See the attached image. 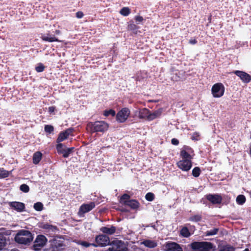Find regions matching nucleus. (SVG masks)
<instances>
[{"label": "nucleus", "instance_id": "1", "mask_svg": "<svg viewBox=\"0 0 251 251\" xmlns=\"http://www.w3.org/2000/svg\"><path fill=\"white\" fill-rule=\"evenodd\" d=\"M14 239L16 242L18 244L28 245L32 242L33 237L29 231L22 229L17 232Z\"/></svg>", "mask_w": 251, "mask_h": 251}, {"label": "nucleus", "instance_id": "2", "mask_svg": "<svg viewBox=\"0 0 251 251\" xmlns=\"http://www.w3.org/2000/svg\"><path fill=\"white\" fill-rule=\"evenodd\" d=\"M108 124L104 121L90 122L87 125V130L91 133L104 132L108 129Z\"/></svg>", "mask_w": 251, "mask_h": 251}, {"label": "nucleus", "instance_id": "3", "mask_svg": "<svg viewBox=\"0 0 251 251\" xmlns=\"http://www.w3.org/2000/svg\"><path fill=\"white\" fill-rule=\"evenodd\" d=\"M190 247L194 251H210L213 244L208 242H194L190 244Z\"/></svg>", "mask_w": 251, "mask_h": 251}, {"label": "nucleus", "instance_id": "4", "mask_svg": "<svg viewBox=\"0 0 251 251\" xmlns=\"http://www.w3.org/2000/svg\"><path fill=\"white\" fill-rule=\"evenodd\" d=\"M110 243L109 238L103 234L97 235L95 237V243H93L94 247H105L108 245Z\"/></svg>", "mask_w": 251, "mask_h": 251}, {"label": "nucleus", "instance_id": "5", "mask_svg": "<svg viewBox=\"0 0 251 251\" xmlns=\"http://www.w3.org/2000/svg\"><path fill=\"white\" fill-rule=\"evenodd\" d=\"M211 92L214 98H220L224 94V86L221 83H216L212 86Z\"/></svg>", "mask_w": 251, "mask_h": 251}, {"label": "nucleus", "instance_id": "6", "mask_svg": "<svg viewBox=\"0 0 251 251\" xmlns=\"http://www.w3.org/2000/svg\"><path fill=\"white\" fill-rule=\"evenodd\" d=\"M130 114V111L128 108H123L116 115L117 121L120 123L125 122L127 119Z\"/></svg>", "mask_w": 251, "mask_h": 251}, {"label": "nucleus", "instance_id": "7", "mask_svg": "<svg viewBox=\"0 0 251 251\" xmlns=\"http://www.w3.org/2000/svg\"><path fill=\"white\" fill-rule=\"evenodd\" d=\"M95 203L94 202H90L88 203H84L82 204L79 209L78 215L80 217H83L84 214L91 211L95 207Z\"/></svg>", "mask_w": 251, "mask_h": 251}, {"label": "nucleus", "instance_id": "8", "mask_svg": "<svg viewBox=\"0 0 251 251\" xmlns=\"http://www.w3.org/2000/svg\"><path fill=\"white\" fill-rule=\"evenodd\" d=\"M47 242V239L44 235H38L34 242V250L35 251L40 250L46 245Z\"/></svg>", "mask_w": 251, "mask_h": 251}, {"label": "nucleus", "instance_id": "9", "mask_svg": "<svg viewBox=\"0 0 251 251\" xmlns=\"http://www.w3.org/2000/svg\"><path fill=\"white\" fill-rule=\"evenodd\" d=\"M180 154L182 160H189V161H191L194 155L192 149L189 147H184L181 151Z\"/></svg>", "mask_w": 251, "mask_h": 251}, {"label": "nucleus", "instance_id": "10", "mask_svg": "<svg viewBox=\"0 0 251 251\" xmlns=\"http://www.w3.org/2000/svg\"><path fill=\"white\" fill-rule=\"evenodd\" d=\"M164 248L165 251H183L179 244L173 242H166L164 245Z\"/></svg>", "mask_w": 251, "mask_h": 251}, {"label": "nucleus", "instance_id": "11", "mask_svg": "<svg viewBox=\"0 0 251 251\" xmlns=\"http://www.w3.org/2000/svg\"><path fill=\"white\" fill-rule=\"evenodd\" d=\"M134 114L135 116H138L139 119L149 121L150 110L146 108L140 109L139 110L135 111Z\"/></svg>", "mask_w": 251, "mask_h": 251}, {"label": "nucleus", "instance_id": "12", "mask_svg": "<svg viewBox=\"0 0 251 251\" xmlns=\"http://www.w3.org/2000/svg\"><path fill=\"white\" fill-rule=\"evenodd\" d=\"M189 160L184 159L179 161L177 163L178 168L183 171H189L192 166V161Z\"/></svg>", "mask_w": 251, "mask_h": 251}, {"label": "nucleus", "instance_id": "13", "mask_svg": "<svg viewBox=\"0 0 251 251\" xmlns=\"http://www.w3.org/2000/svg\"><path fill=\"white\" fill-rule=\"evenodd\" d=\"M74 129L73 128H69L64 131L60 132L57 139V142L60 143L67 139L70 135L73 132Z\"/></svg>", "mask_w": 251, "mask_h": 251}, {"label": "nucleus", "instance_id": "14", "mask_svg": "<svg viewBox=\"0 0 251 251\" xmlns=\"http://www.w3.org/2000/svg\"><path fill=\"white\" fill-rule=\"evenodd\" d=\"M234 74L239 76L244 83H249L251 80L250 75L245 72L236 71L234 72Z\"/></svg>", "mask_w": 251, "mask_h": 251}, {"label": "nucleus", "instance_id": "15", "mask_svg": "<svg viewBox=\"0 0 251 251\" xmlns=\"http://www.w3.org/2000/svg\"><path fill=\"white\" fill-rule=\"evenodd\" d=\"M207 199L213 204H220L222 202V197L218 194H209L206 196Z\"/></svg>", "mask_w": 251, "mask_h": 251}, {"label": "nucleus", "instance_id": "16", "mask_svg": "<svg viewBox=\"0 0 251 251\" xmlns=\"http://www.w3.org/2000/svg\"><path fill=\"white\" fill-rule=\"evenodd\" d=\"M41 38L42 40H43L44 41L49 42H60V41H59L54 35H51L49 33L42 34L41 36Z\"/></svg>", "mask_w": 251, "mask_h": 251}, {"label": "nucleus", "instance_id": "17", "mask_svg": "<svg viewBox=\"0 0 251 251\" xmlns=\"http://www.w3.org/2000/svg\"><path fill=\"white\" fill-rule=\"evenodd\" d=\"M140 244L151 249L154 248L157 246V243L156 241L150 239H145L140 243Z\"/></svg>", "mask_w": 251, "mask_h": 251}, {"label": "nucleus", "instance_id": "18", "mask_svg": "<svg viewBox=\"0 0 251 251\" xmlns=\"http://www.w3.org/2000/svg\"><path fill=\"white\" fill-rule=\"evenodd\" d=\"M111 251H126L127 249L123 245L121 241H118L114 244L111 248L109 249Z\"/></svg>", "mask_w": 251, "mask_h": 251}, {"label": "nucleus", "instance_id": "19", "mask_svg": "<svg viewBox=\"0 0 251 251\" xmlns=\"http://www.w3.org/2000/svg\"><path fill=\"white\" fill-rule=\"evenodd\" d=\"M10 206L19 212H22L25 209V205L20 202L13 201L10 203Z\"/></svg>", "mask_w": 251, "mask_h": 251}, {"label": "nucleus", "instance_id": "20", "mask_svg": "<svg viewBox=\"0 0 251 251\" xmlns=\"http://www.w3.org/2000/svg\"><path fill=\"white\" fill-rule=\"evenodd\" d=\"M162 111H163V110H162V108H159V109L153 111V112H151L150 111L149 121H151L157 118H159L161 116V115L162 113Z\"/></svg>", "mask_w": 251, "mask_h": 251}, {"label": "nucleus", "instance_id": "21", "mask_svg": "<svg viewBox=\"0 0 251 251\" xmlns=\"http://www.w3.org/2000/svg\"><path fill=\"white\" fill-rule=\"evenodd\" d=\"M100 230L103 233L112 235L115 232L116 227L111 226L110 227L103 226L100 228Z\"/></svg>", "mask_w": 251, "mask_h": 251}, {"label": "nucleus", "instance_id": "22", "mask_svg": "<svg viewBox=\"0 0 251 251\" xmlns=\"http://www.w3.org/2000/svg\"><path fill=\"white\" fill-rule=\"evenodd\" d=\"M125 205H127L132 209H135L139 207V203L136 200H131L128 201H126L125 202Z\"/></svg>", "mask_w": 251, "mask_h": 251}, {"label": "nucleus", "instance_id": "23", "mask_svg": "<svg viewBox=\"0 0 251 251\" xmlns=\"http://www.w3.org/2000/svg\"><path fill=\"white\" fill-rule=\"evenodd\" d=\"M42 154L40 151L35 152L33 155V163L37 164L41 160Z\"/></svg>", "mask_w": 251, "mask_h": 251}, {"label": "nucleus", "instance_id": "24", "mask_svg": "<svg viewBox=\"0 0 251 251\" xmlns=\"http://www.w3.org/2000/svg\"><path fill=\"white\" fill-rule=\"evenodd\" d=\"M74 149V148H66L64 151H62L61 154H62L64 157L67 158L73 152Z\"/></svg>", "mask_w": 251, "mask_h": 251}, {"label": "nucleus", "instance_id": "25", "mask_svg": "<svg viewBox=\"0 0 251 251\" xmlns=\"http://www.w3.org/2000/svg\"><path fill=\"white\" fill-rule=\"evenodd\" d=\"M9 175V172L0 168V179L7 177Z\"/></svg>", "mask_w": 251, "mask_h": 251}, {"label": "nucleus", "instance_id": "26", "mask_svg": "<svg viewBox=\"0 0 251 251\" xmlns=\"http://www.w3.org/2000/svg\"><path fill=\"white\" fill-rule=\"evenodd\" d=\"M246 198L243 195H240L236 198V202L238 204L242 205L245 202Z\"/></svg>", "mask_w": 251, "mask_h": 251}, {"label": "nucleus", "instance_id": "27", "mask_svg": "<svg viewBox=\"0 0 251 251\" xmlns=\"http://www.w3.org/2000/svg\"><path fill=\"white\" fill-rule=\"evenodd\" d=\"M180 234L184 237H188L190 235L188 229L186 227H184L181 229L180 230Z\"/></svg>", "mask_w": 251, "mask_h": 251}, {"label": "nucleus", "instance_id": "28", "mask_svg": "<svg viewBox=\"0 0 251 251\" xmlns=\"http://www.w3.org/2000/svg\"><path fill=\"white\" fill-rule=\"evenodd\" d=\"M6 238L1 234H0V250H1L6 245Z\"/></svg>", "mask_w": 251, "mask_h": 251}, {"label": "nucleus", "instance_id": "29", "mask_svg": "<svg viewBox=\"0 0 251 251\" xmlns=\"http://www.w3.org/2000/svg\"><path fill=\"white\" fill-rule=\"evenodd\" d=\"M130 10L129 8L127 7L122 8L120 11V13L124 16H128L130 14Z\"/></svg>", "mask_w": 251, "mask_h": 251}, {"label": "nucleus", "instance_id": "30", "mask_svg": "<svg viewBox=\"0 0 251 251\" xmlns=\"http://www.w3.org/2000/svg\"><path fill=\"white\" fill-rule=\"evenodd\" d=\"M219 231V229L217 228H214L210 230H208L205 232V234L206 236H213L216 235L218 231Z\"/></svg>", "mask_w": 251, "mask_h": 251}, {"label": "nucleus", "instance_id": "31", "mask_svg": "<svg viewBox=\"0 0 251 251\" xmlns=\"http://www.w3.org/2000/svg\"><path fill=\"white\" fill-rule=\"evenodd\" d=\"M201 173V169L198 167H195L192 170V175L195 177H198Z\"/></svg>", "mask_w": 251, "mask_h": 251}, {"label": "nucleus", "instance_id": "32", "mask_svg": "<svg viewBox=\"0 0 251 251\" xmlns=\"http://www.w3.org/2000/svg\"><path fill=\"white\" fill-rule=\"evenodd\" d=\"M77 244L85 248H88L91 246H93V243H89L84 241H78L77 242Z\"/></svg>", "mask_w": 251, "mask_h": 251}, {"label": "nucleus", "instance_id": "33", "mask_svg": "<svg viewBox=\"0 0 251 251\" xmlns=\"http://www.w3.org/2000/svg\"><path fill=\"white\" fill-rule=\"evenodd\" d=\"M34 208L37 211H40L43 208V205L40 202H36L34 204Z\"/></svg>", "mask_w": 251, "mask_h": 251}, {"label": "nucleus", "instance_id": "34", "mask_svg": "<svg viewBox=\"0 0 251 251\" xmlns=\"http://www.w3.org/2000/svg\"><path fill=\"white\" fill-rule=\"evenodd\" d=\"M45 70V66L42 63H39L35 67V70L38 73L42 72Z\"/></svg>", "mask_w": 251, "mask_h": 251}, {"label": "nucleus", "instance_id": "35", "mask_svg": "<svg viewBox=\"0 0 251 251\" xmlns=\"http://www.w3.org/2000/svg\"><path fill=\"white\" fill-rule=\"evenodd\" d=\"M116 114L115 111L113 109H109L108 110H105L104 112L103 115L105 116H108L109 115H111L112 116H114Z\"/></svg>", "mask_w": 251, "mask_h": 251}, {"label": "nucleus", "instance_id": "36", "mask_svg": "<svg viewBox=\"0 0 251 251\" xmlns=\"http://www.w3.org/2000/svg\"><path fill=\"white\" fill-rule=\"evenodd\" d=\"M201 219V216L200 215H196L191 217L189 220L193 222H199Z\"/></svg>", "mask_w": 251, "mask_h": 251}, {"label": "nucleus", "instance_id": "37", "mask_svg": "<svg viewBox=\"0 0 251 251\" xmlns=\"http://www.w3.org/2000/svg\"><path fill=\"white\" fill-rule=\"evenodd\" d=\"M145 198L148 201H151L154 199V195L152 193H148L145 196Z\"/></svg>", "mask_w": 251, "mask_h": 251}, {"label": "nucleus", "instance_id": "38", "mask_svg": "<svg viewBox=\"0 0 251 251\" xmlns=\"http://www.w3.org/2000/svg\"><path fill=\"white\" fill-rule=\"evenodd\" d=\"M20 190L23 192L27 193L29 191V188L27 185L23 184L20 186Z\"/></svg>", "mask_w": 251, "mask_h": 251}, {"label": "nucleus", "instance_id": "39", "mask_svg": "<svg viewBox=\"0 0 251 251\" xmlns=\"http://www.w3.org/2000/svg\"><path fill=\"white\" fill-rule=\"evenodd\" d=\"M130 196L127 194H124L123 195L121 198V202L125 204V202L126 201H130L129 200Z\"/></svg>", "mask_w": 251, "mask_h": 251}, {"label": "nucleus", "instance_id": "40", "mask_svg": "<svg viewBox=\"0 0 251 251\" xmlns=\"http://www.w3.org/2000/svg\"><path fill=\"white\" fill-rule=\"evenodd\" d=\"M45 131L49 133H50L54 130V127L51 125H46L45 126Z\"/></svg>", "mask_w": 251, "mask_h": 251}, {"label": "nucleus", "instance_id": "41", "mask_svg": "<svg viewBox=\"0 0 251 251\" xmlns=\"http://www.w3.org/2000/svg\"><path fill=\"white\" fill-rule=\"evenodd\" d=\"M220 251H234V249L230 246H225L221 248Z\"/></svg>", "mask_w": 251, "mask_h": 251}, {"label": "nucleus", "instance_id": "42", "mask_svg": "<svg viewBox=\"0 0 251 251\" xmlns=\"http://www.w3.org/2000/svg\"><path fill=\"white\" fill-rule=\"evenodd\" d=\"M42 228L46 229H50L52 231H53L56 228L55 226L49 225L48 224H44L42 226Z\"/></svg>", "mask_w": 251, "mask_h": 251}, {"label": "nucleus", "instance_id": "43", "mask_svg": "<svg viewBox=\"0 0 251 251\" xmlns=\"http://www.w3.org/2000/svg\"><path fill=\"white\" fill-rule=\"evenodd\" d=\"M66 148H64L63 145L61 143H59L56 146V150L59 153H61L63 151H64Z\"/></svg>", "mask_w": 251, "mask_h": 251}, {"label": "nucleus", "instance_id": "44", "mask_svg": "<svg viewBox=\"0 0 251 251\" xmlns=\"http://www.w3.org/2000/svg\"><path fill=\"white\" fill-rule=\"evenodd\" d=\"M191 139L193 140H196V141L199 140L200 139L199 133L197 132H194L192 135Z\"/></svg>", "mask_w": 251, "mask_h": 251}, {"label": "nucleus", "instance_id": "45", "mask_svg": "<svg viewBox=\"0 0 251 251\" xmlns=\"http://www.w3.org/2000/svg\"><path fill=\"white\" fill-rule=\"evenodd\" d=\"M171 143L174 145H177L179 144V141L177 139L173 138L171 140Z\"/></svg>", "mask_w": 251, "mask_h": 251}, {"label": "nucleus", "instance_id": "46", "mask_svg": "<svg viewBox=\"0 0 251 251\" xmlns=\"http://www.w3.org/2000/svg\"><path fill=\"white\" fill-rule=\"evenodd\" d=\"M83 13L81 11H78L76 13V16L78 18H81L83 17Z\"/></svg>", "mask_w": 251, "mask_h": 251}, {"label": "nucleus", "instance_id": "47", "mask_svg": "<svg viewBox=\"0 0 251 251\" xmlns=\"http://www.w3.org/2000/svg\"><path fill=\"white\" fill-rule=\"evenodd\" d=\"M55 110V107L54 106H50L49 107V112L50 113L53 112Z\"/></svg>", "mask_w": 251, "mask_h": 251}, {"label": "nucleus", "instance_id": "48", "mask_svg": "<svg viewBox=\"0 0 251 251\" xmlns=\"http://www.w3.org/2000/svg\"><path fill=\"white\" fill-rule=\"evenodd\" d=\"M135 20L136 21H138V22H141L143 21V18L141 16H137L135 18Z\"/></svg>", "mask_w": 251, "mask_h": 251}, {"label": "nucleus", "instance_id": "49", "mask_svg": "<svg viewBox=\"0 0 251 251\" xmlns=\"http://www.w3.org/2000/svg\"><path fill=\"white\" fill-rule=\"evenodd\" d=\"M189 42L192 44H195L197 43V41L196 40H191Z\"/></svg>", "mask_w": 251, "mask_h": 251}, {"label": "nucleus", "instance_id": "50", "mask_svg": "<svg viewBox=\"0 0 251 251\" xmlns=\"http://www.w3.org/2000/svg\"><path fill=\"white\" fill-rule=\"evenodd\" d=\"M55 33L56 35H59L61 34V32L59 30H56L55 31Z\"/></svg>", "mask_w": 251, "mask_h": 251}, {"label": "nucleus", "instance_id": "51", "mask_svg": "<svg viewBox=\"0 0 251 251\" xmlns=\"http://www.w3.org/2000/svg\"><path fill=\"white\" fill-rule=\"evenodd\" d=\"M10 251H19L17 249H12Z\"/></svg>", "mask_w": 251, "mask_h": 251}, {"label": "nucleus", "instance_id": "52", "mask_svg": "<svg viewBox=\"0 0 251 251\" xmlns=\"http://www.w3.org/2000/svg\"><path fill=\"white\" fill-rule=\"evenodd\" d=\"M250 153L251 155V142L250 147Z\"/></svg>", "mask_w": 251, "mask_h": 251}, {"label": "nucleus", "instance_id": "53", "mask_svg": "<svg viewBox=\"0 0 251 251\" xmlns=\"http://www.w3.org/2000/svg\"><path fill=\"white\" fill-rule=\"evenodd\" d=\"M136 79H137V80H140V79L139 78V76H138Z\"/></svg>", "mask_w": 251, "mask_h": 251}, {"label": "nucleus", "instance_id": "54", "mask_svg": "<svg viewBox=\"0 0 251 251\" xmlns=\"http://www.w3.org/2000/svg\"><path fill=\"white\" fill-rule=\"evenodd\" d=\"M248 251V249H246V250H245V251Z\"/></svg>", "mask_w": 251, "mask_h": 251}]
</instances>
